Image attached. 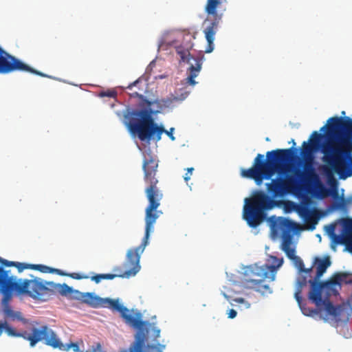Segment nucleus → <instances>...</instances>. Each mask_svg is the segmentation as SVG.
Listing matches in <instances>:
<instances>
[{
	"label": "nucleus",
	"mask_w": 352,
	"mask_h": 352,
	"mask_svg": "<svg viewBox=\"0 0 352 352\" xmlns=\"http://www.w3.org/2000/svg\"><path fill=\"white\" fill-rule=\"evenodd\" d=\"M3 331L10 336H18L19 335L6 321L0 320V336Z\"/></svg>",
	"instance_id": "nucleus-24"
},
{
	"label": "nucleus",
	"mask_w": 352,
	"mask_h": 352,
	"mask_svg": "<svg viewBox=\"0 0 352 352\" xmlns=\"http://www.w3.org/2000/svg\"><path fill=\"white\" fill-rule=\"evenodd\" d=\"M152 230V229L145 227V234L141 244L136 248L128 250L123 267H115L113 269V273L94 275L90 277L91 280L98 284L102 280H112L117 277L129 278L135 276L140 270V256L148 244L150 232Z\"/></svg>",
	"instance_id": "nucleus-8"
},
{
	"label": "nucleus",
	"mask_w": 352,
	"mask_h": 352,
	"mask_svg": "<svg viewBox=\"0 0 352 352\" xmlns=\"http://www.w3.org/2000/svg\"><path fill=\"white\" fill-rule=\"evenodd\" d=\"M331 265V261L329 257L324 259H319L318 263L316 266V273L315 276L318 280H320V277L326 272L328 267Z\"/></svg>",
	"instance_id": "nucleus-21"
},
{
	"label": "nucleus",
	"mask_w": 352,
	"mask_h": 352,
	"mask_svg": "<svg viewBox=\"0 0 352 352\" xmlns=\"http://www.w3.org/2000/svg\"><path fill=\"white\" fill-rule=\"evenodd\" d=\"M236 315L237 312L233 309H230L228 312V316L229 318L231 319L234 318L236 316Z\"/></svg>",
	"instance_id": "nucleus-32"
},
{
	"label": "nucleus",
	"mask_w": 352,
	"mask_h": 352,
	"mask_svg": "<svg viewBox=\"0 0 352 352\" xmlns=\"http://www.w3.org/2000/svg\"><path fill=\"white\" fill-rule=\"evenodd\" d=\"M195 64L191 63L189 67L190 74L184 79V84L194 86L197 82L195 78L198 76L201 69V59H194Z\"/></svg>",
	"instance_id": "nucleus-19"
},
{
	"label": "nucleus",
	"mask_w": 352,
	"mask_h": 352,
	"mask_svg": "<svg viewBox=\"0 0 352 352\" xmlns=\"http://www.w3.org/2000/svg\"><path fill=\"white\" fill-rule=\"evenodd\" d=\"M10 267H15L20 273L26 269L38 270L43 273H56L60 276H69L74 279L87 278L77 273L66 274L59 269H54L41 264H28L16 261H10L0 257V286H68L66 283H55L46 281L41 278L30 275V278H18Z\"/></svg>",
	"instance_id": "nucleus-5"
},
{
	"label": "nucleus",
	"mask_w": 352,
	"mask_h": 352,
	"mask_svg": "<svg viewBox=\"0 0 352 352\" xmlns=\"http://www.w3.org/2000/svg\"><path fill=\"white\" fill-rule=\"evenodd\" d=\"M3 314L6 318H10L12 320H23L22 314L20 311H14L9 305L1 306Z\"/></svg>",
	"instance_id": "nucleus-20"
},
{
	"label": "nucleus",
	"mask_w": 352,
	"mask_h": 352,
	"mask_svg": "<svg viewBox=\"0 0 352 352\" xmlns=\"http://www.w3.org/2000/svg\"><path fill=\"white\" fill-rule=\"evenodd\" d=\"M22 336L30 342L32 347L38 342L44 341L46 345L63 351H69L72 348L74 352H78L79 349L77 343L70 342L63 344L56 333L47 325H43L40 328L33 327L30 333L25 332Z\"/></svg>",
	"instance_id": "nucleus-10"
},
{
	"label": "nucleus",
	"mask_w": 352,
	"mask_h": 352,
	"mask_svg": "<svg viewBox=\"0 0 352 352\" xmlns=\"http://www.w3.org/2000/svg\"><path fill=\"white\" fill-rule=\"evenodd\" d=\"M292 261H293L294 265L298 269V271L305 268L304 263L299 256H296Z\"/></svg>",
	"instance_id": "nucleus-28"
},
{
	"label": "nucleus",
	"mask_w": 352,
	"mask_h": 352,
	"mask_svg": "<svg viewBox=\"0 0 352 352\" xmlns=\"http://www.w3.org/2000/svg\"><path fill=\"white\" fill-rule=\"evenodd\" d=\"M177 53L180 56L181 60L184 62L186 61L189 64H191L190 60L195 59V58L190 56L188 50H184L182 47H177L176 49ZM196 59H199V58H196Z\"/></svg>",
	"instance_id": "nucleus-25"
},
{
	"label": "nucleus",
	"mask_w": 352,
	"mask_h": 352,
	"mask_svg": "<svg viewBox=\"0 0 352 352\" xmlns=\"http://www.w3.org/2000/svg\"><path fill=\"white\" fill-rule=\"evenodd\" d=\"M325 173L327 178V183L330 186V187L332 188L333 192V195L337 196L338 195V181L334 177L333 172L330 170H326Z\"/></svg>",
	"instance_id": "nucleus-23"
},
{
	"label": "nucleus",
	"mask_w": 352,
	"mask_h": 352,
	"mask_svg": "<svg viewBox=\"0 0 352 352\" xmlns=\"http://www.w3.org/2000/svg\"><path fill=\"white\" fill-rule=\"evenodd\" d=\"M331 229L333 231L334 230V226H331Z\"/></svg>",
	"instance_id": "nucleus-37"
},
{
	"label": "nucleus",
	"mask_w": 352,
	"mask_h": 352,
	"mask_svg": "<svg viewBox=\"0 0 352 352\" xmlns=\"http://www.w3.org/2000/svg\"><path fill=\"white\" fill-rule=\"evenodd\" d=\"M224 296H225V297H226L227 299H228V298H229V297H228V296H226V295H224Z\"/></svg>",
	"instance_id": "nucleus-38"
},
{
	"label": "nucleus",
	"mask_w": 352,
	"mask_h": 352,
	"mask_svg": "<svg viewBox=\"0 0 352 352\" xmlns=\"http://www.w3.org/2000/svg\"><path fill=\"white\" fill-rule=\"evenodd\" d=\"M158 160L153 156H145L142 163L144 180L147 184L145 194L148 201L146 208L145 221L146 228L153 229V225L158 218L157 208L160 205L163 197L162 191L157 186L159 181L157 177Z\"/></svg>",
	"instance_id": "nucleus-7"
},
{
	"label": "nucleus",
	"mask_w": 352,
	"mask_h": 352,
	"mask_svg": "<svg viewBox=\"0 0 352 352\" xmlns=\"http://www.w3.org/2000/svg\"><path fill=\"white\" fill-rule=\"evenodd\" d=\"M60 288L61 295L69 299L78 300L92 308H109L113 311L119 312L126 324L137 329L135 341L133 345L129 348V351H124L123 352H153L154 351L162 352L165 349V344H148L146 346V351H144L145 342L150 337L154 341L160 337V329L156 327L154 324L142 320V314L140 311H138L133 315L131 314L129 309L120 303L118 298H101L93 293H82L73 289V287Z\"/></svg>",
	"instance_id": "nucleus-3"
},
{
	"label": "nucleus",
	"mask_w": 352,
	"mask_h": 352,
	"mask_svg": "<svg viewBox=\"0 0 352 352\" xmlns=\"http://www.w3.org/2000/svg\"><path fill=\"white\" fill-rule=\"evenodd\" d=\"M296 152L297 149L294 147L277 148L267 151L266 158L264 155L258 153L252 167L241 168V176L253 179L258 186L264 179H270L265 184L267 194L257 190L252 197L245 200L243 217L250 227L258 226L266 218V211L279 205L274 199L282 198L301 190L298 176H283Z\"/></svg>",
	"instance_id": "nucleus-1"
},
{
	"label": "nucleus",
	"mask_w": 352,
	"mask_h": 352,
	"mask_svg": "<svg viewBox=\"0 0 352 352\" xmlns=\"http://www.w3.org/2000/svg\"><path fill=\"white\" fill-rule=\"evenodd\" d=\"M153 114L152 109H133L128 111L124 118L128 120L126 124L129 131L138 135L141 141H150L152 139L160 141L164 133L174 141L175 138L173 132L175 129L172 127L168 131L163 126L157 125L154 121Z\"/></svg>",
	"instance_id": "nucleus-6"
},
{
	"label": "nucleus",
	"mask_w": 352,
	"mask_h": 352,
	"mask_svg": "<svg viewBox=\"0 0 352 352\" xmlns=\"http://www.w3.org/2000/svg\"><path fill=\"white\" fill-rule=\"evenodd\" d=\"M232 301L237 302V303H245L247 308H249L250 307V304L246 302L243 298H236L232 299Z\"/></svg>",
	"instance_id": "nucleus-31"
},
{
	"label": "nucleus",
	"mask_w": 352,
	"mask_h": 352,
	"mask_svg": "<svg viewBox=\"0 0 352 352\" xmlns=\"http://www.w3.org/2000/svg\"><path fill=\"white\" fill-rule=\"evenodd\" d=\"M264 289H270V287H263Z\"/></svg>",
	"instance_id": "nucleus-39"
},
{
	"label": "nucleus",
	"mask_w": 352,
	"mask_h": 352,
	"mask_svg": "<svg viewBox=\"0 0 352 352\" xmlns=\"http://www.w3.org/2000/svg\"><path fill=\"white\" fill-rule=\"evenodd\" d=\"M298 177L301 186L300 190L309 191L310 189H313L316 197L320 199L327 197L331 195L330 190L323 185L316 170L301 173L298 174Z\"/></svg>",
	"instance_id": "nucleus-16"
},
{
	"label": "nucleus",
	"mask_w": 352,
	"mask_h": 352,
	"mask_svg": "<svg viewBox=\"0 0 352 352\" xmlns=\"http://www.w3.org/2000/svg\"><path fill=\"white\" fill-rule=\"evenodd\" d=\"M292 144H293V146L296 145V142H295L294 140H292Z\"/></svg>",
	"instance_id": "nucleus-35"
},
{
	"label": "nucleus",
	"mask_w": 352,
	"mask_h": 352,
	"mask_svg": "<svg viewBox=\"0 0 352 352\" xmlns=\"http://www.w3.org/2000/svg\"><path fill=\"white\" fill-rule=\"evenodd\" d=\"M343 231L342 236L337 237L338 242L344 244L352 252V219L346 218L342 219Z\"/></svg>",
	"instance_id": "nucleus-18"
},
{
	"label": "nucleus",
	"mask_w": 352,
	"mask_h": 352,
	"mask_svg": "<svg viewBox=\"0 0 352 352\" xmlns=\"http://www.w3.org/2000/svg\"><path fill=\"white\" fill-rule=\"evenodd\" d=\"M344 206L343 201L334 204V208L336 209L342 208Z\"/></svg>",
	"instance_id": "nucleus-33"
},
{
	"label": "nucleus",
	"mask_w": 352,
	"mask_h": 352,
	"mask_svg": "<svg viewBox=\"0 0 352 352\" xmlns=\"http://www.w3.org/2000/svg\"><path fill=\"white\" fill-rule=\"evenodd\" d=\"M296 224L287 219H281L278 223V227L283 230V243L282 250L285 252L287 256L292 260L296 255L295 249L291 248L292 236L290 232L294 228Z\"/></svg>",
	"instance_id": "nucleus-17"
},
{
	"label": "nucleus",
	"mask_w": 352,
	"mask_h": 352,
	"mask_svg": "<svg viewBox=\"0 0 352 352\" xmlns=\"http://www.w3.org/2000/svg\"><path fill=\"white\" fill-rule=\"evenodd\" d=\"M302 287H297L294 296L302 314L311 316L320 314L321 318L331 324H337L346 316L344 303L334 305L340 296L336 287H310L308 299L315 305L316 309L307 308L301 296Z\"/></svg>",
	"instance_id": "nucleus-4"
},
{
	"label": "nucleus",
	"mask_w": 352,
	"mask_h": 352,
	"mask_svg": "<svg viewBox=\"0 0 352 352\" xmlns=\"http://www.w3.org/2000/svg\"><path fill=\"white\" fill-rule=\"evenodd\" d=\"M100 97L116 98L117 93L115 91H102L99 94Z\"/></svg>",
	"instance_id": "nucleus-29"
},
{
	"label": "nucleus",
	"mask_w": 352,
	"mask_h": 352,
	"mask_svg": "<svg viewBox=\"0 0 352 352\" xmlns=\"http://www.w3.org/2000/svg\"><path fill=\"white\" fill-rule=\"evenodd\" d=\"M228 0H207L204 6V11L207 14V19L210 20V24L204 29V33L208 42L205 52L210 53L214 50V36L217 32L219 23L221 21L224 12L226 11Z\"/></svg>",
	"instance_id": "nucleus-9"
},
{
	"label": "nucleus",
	"mask_w": 352,
	"mask_h": 352,
	"mask_svg": "<svg viewBox=\"0 0 352 352\" xmlns=\"http://www.w3.org/2000/svg\"><path fill=\"white\" fill-rule=\"evenodd\" d=\"M274 261L273 265H258L257 264L245 266L243 268L242 282L244 284L257 285L263 282L274 280L278 269L283 265V258L272 257Z\"/></svg>",
	"instance_id": "nucleus-11"
},
{
	"label": "nucleus",
	"mask_w": 352,
	"mask_h": 352,
	"mask_svg": "<svg viewBox=\"0 0 352 352\" xmlns=\"http://www.w3.org/2000/svg\"><path fill=\"white\" fill-rule=\"evenodd\" d=\"M299 214L303 217L307 223H311L316 224L317 223V219L314 211L309 210L307 207H302L298 211Z\"/></svg>",
	"instance_id": "nucleus-22"
},
{
	"label": "nucleus",
	"mask_w": 352,
	"mask_h": 352,
	"mask_svg": "<svg viewBox=\"0 0 352 352\" xmlns=\"http://www.w3.org/2000/svg\"><path fill=\"white\" fill-rule=\"evenodd\" d=\"M14 72H29L42 77L48 76L10 54L0 47V74H9Z\"/></svg>",
	"instance_id": "nucleus-15"
},
{
	"label": "nucleus",
	"mask_w": 352,
	"mask_h": 352,
	"mask_svg": "<svg viewBox=\"0 0 352 352\" xmlns=\"http://www.w3.org/2000/svg\"><path fill=\"white\" fill-rule=\"evenodd\" d=\"M256 292H261V289H260V287H256Z\"/></svg>",
	"instance_id": "nucleus-36"
},
{
	"label": "nucleus",
	"mask_w": 352,
	"mask_h": 352,
	"mask_svg": "<svg viewBox=\"0 0 352 352\" xmlns=\"http://www.w3.org/2000/svg\"><path fill=\"white\" fill-rule=\"evenodd\" d=\"M0 294L3 296L1 306L9 305L14 295L22 297L27 296L38 301H47L53 294L50 287H0Z\"/></svg>",
	"instance_id": "nucleus-13"
},
{
	"label": "nucleus",
	"mask_w": 352,
	"mask_h": 352,
	"mask_svg": "<svg viewBox=\"0 0 352 352\" xmlns=\"http://www.w3.org/2000/svg\"><path fill=\"white\" fill-rule=\"evenodd\" d=\"M296 283L298 286H342V284H352V274L337 272L328 280L320 281L314 276L312 267L307 269L305 267L298 271Z\"/></svg>",
	"instance_id": "nucleus-12"
},
{
	"label": "nucleus",
	"mask_w": 352,
	"mask_h": 352,
	"mask_svg": "<svg viewBox=\"0 0 352 352\" xmlns=\"http://www.w3.org/2000/svg\"><path fill=\"white\" fill-rule=\"evenodd\" d=\"M194 170V168H188L187 172L186 173L185 175L184 176V179L186 182H188L190 179V177L192 174V171Z\"/></svg>",
	"instance_id": "nucleus-30"
},
{
	"label": "nucleus",
	"mask_w": 352,
	"mask_h": 352,
	"mask_svg": "<svg viewBox=\"0 0 352 352\" xmlns=\"http://www.w3.org/2000/svg\"><path fill=\"white\" fill-rule=\"evenodd\" d=\"M345 113H345V111H342L341 112V115H342V116H341L340 117L346 118L347 116H345Z\"/></svg>",
	"instance_id": "nucleus-34"
},
{
	"label": "nucleus",
	"mask_w": 352,
	"mask_h": 352,
	"mask_svg": "<svg viewBox=\"0 0 352 352\" xmlns=\"http://www.w3.org/2000/svg\"><path fill=\"white\" fill-rule=\"evenodd\" d=\"M345 311L346 313V316L344 317V320L348 318V316L350 314H352V295L346 300L345 302Z\"/></svg>",
	"instance_id": "nucleus-27"
},
{
	"label": "nucleus",
	"mask_w": 352,
	"mask_h": 352,
	"mask_svg": "<svg viewBox=\"0 0 352 352\" xmlns=\"http://www.w3.org/2000/svg\"><path fill=\"white\" fill-rule=\"evenodd\" d=\"M327 130V141L321 144L323 135L315 131L309 142H303L300 154L304 159V170H315L313 166L314 153L320 150L323 161L338 175L339 179H346L352 176V118L334 116L327 120V124L320 129Z\"/></svg>",
	"instance_id": "nucleus-2"
},
{
	"label": "nucleus",
	"mask_w": 352,
	"mask_h": 352,
	"mask_svg": "<svg viewBox=\"0 0 352 352\" xmlns=\"http://www.w3.org/2000/svg\"><path fill=\"white\" fill-rule=\"evenodd\" d=\"M190 91L183 90V89H180L177 91L175 92V94H170L166 98H164L162 99H156L153 101L148 100L146 99L144 96L138 91H134L131 94L133 96H137L141 100V106L146 107L145 109H151V107L152 105L155 104L157 106V109L154 111L153 113L160 112L166 109L173 108L176 104L179 103L184 100L188 96Z\"/></svg>",
	"instance_id": "nucleus-14"
},
{
	"label": "nucleus",
	"mask_w": 352,
	"mask_h": 352,
	"mask_svg": "<svg viewBox=\"0 0 352 352\" xmlns=\"http://www.w3.org/2000/svg\"><path fill=\"white\" fill-rule=\"evenodd\" d=\"M141 84H142V79L140 78L127 86L126 89L132 91V92L130 94L131 96L135 97V96H133L131 94L133 92L135 91H133V89L134 87H137L139 90L143 91L144 88L142 86H141Z\"/></svg>",
	"instance_id": "nucleus-26"
}]
</instances>
